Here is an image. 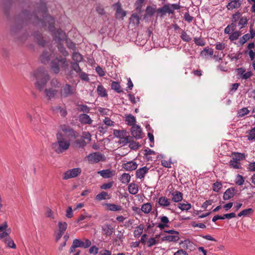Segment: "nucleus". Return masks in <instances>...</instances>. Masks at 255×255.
<instances>
[{
	"mask_svg": "<svg viewBox=\"0 0 255 255\" xmlns=\"http://www.w3.org/2000/svg\"><path fill=\"white\" fill-rule=\"evenodd\" d=\"M42 8L40 11H38V14L42 16V19H39L38 16L35 15V19L37 20V23L42 27L48 26L49 30L52 33L53 38L55 41H60L65 39L66 36L65 33L61 29L55 30L54 19L47 13V8L45 4L41 5Z\"/></svg>",
	"mask_w": 255,
	"mask_h": 255,
	"instance_id": "f257e3e1",
	"label": "nucleus"
},
{
	"mask_svg": "<svg viewBox=\"0 0 255 255\" xmlns=\"http://www.w3.org/2000/svg\"><path fill=\"white\" fill-rule=\"evenodd\" d=\"M32 76L36 80L35 86L39 91H42L49 80L47 71L43 68H40L32 73Z\"/></svg>",
	"mask_w": 255,
	"mask_h": 255,
	"instance_id": "f03ea898",
	"label": "nucleus"
},
{
	"mask_svg": "<svg viewBox=\"0 0 255 255\" xmlns=\"http://www.w3.org/2000/svg\"><path fill=\"white\" fill-rule=\"evenodd\" d=\"M57 141L52 144V148L58 154L67 150L70 145V140H66L63 135L58 132L56 134Z\"/></svg>",
	"mask_w": 255,
	"mask_h": 255,
	"instance_id": "7ed1b4c3",
	"label": "nucleus"
},
{
	"mask_svg": "<svg viewBox=\"0 0 255 255\" xmlns=\"http://www.w3.org/2000/svg\"><path fill=\"white\" fill-rule=\"evenodd\" d=\"M181 6L178 3L165 4L162 7L157 9V12L159 14L161 17L163 16L166 13L173 14L175 10L180 9Z\"/></svg>",
	"mask_w": 255,
	"mask_h": 255,
	"instance_id": "20e7f679",
	"label": "nucleus"
},
{
	"mask_svg": "<svg viewBox=\"0 0 255 255\" xmlns=\"http://www.w3.org/2000/svg\"><path fill=\"white\" fill-rule=\"evenodd\" d=\"M231 21L234 23H236L238 22L237 26H239L240 29L245 27L248 23L247 17L245 16H242L241 12L239 11L233 14Z\"/></svg>",
	"mask_w": 255,
	"mask_h": 255,
	"instance_id": "39448f33",
	"label": "nucleus"
},
{
	"mask_svg": "<svg viewBox=\"0 0 255 255\" xmlns=\"http://www.w3.org/2000/svg\"><path fill=\"white\" fill-rule=\"evenodd\" d=\"M113 134L115 137L120 138L118 142L123 146H125L128 143L130 136L128 135L126 130L115 129Z\"/></svg>",
	"mask_w": 255,
	"mask_h": 255,
	"instance_id": "423d86ee",
	"label": "nucleus"
},
{
	"mask_svg": "<svg viewBox=\"0 0 255 255\" xmlns=\"http://www.w3.org/2000/svg\"><path fill=\"white\" fill-rule=\"evenodd\" d=\"M90 164L97 163L100 161H105V156L99 152H95L90 153L86 157Z\"/></svg>",
	"mask_w": 255,
	"mask_h": 255,
	"instance_id": "0eeeda50",
	"label": "nucleus"
},
{
	"mask_svg": "<svg viewBox=\"0 0 255 255\" xmlns=\"http://www.w3.org/2000/svg\"><path fill=\"white\" fill-rule=\"evenodd\" d=\"M76 89L68 84H65L60 90V94L61 97L67 98L74 94Z\"/></svg>",
	"mask_w": 255,
	"mask_h": 255,
	"instance_id": "6e6552de",
	"label": "nucleus"
},
{
	"mask_svg": "<svg viewBox=\"0 0 255 255\" xmlns=\"http://www.w3.org/2000/svg\"><path fill=\"white\" fill-rule=\"evenodd\" d=\"M81 169L79 167L69 169L65 171L63 175V179L67 180L77 177L81 173Z\"/></svg>",
	"mask_w": 255,
	"mask_h": 255,
	"instance_id": "1a4fd4ad",
	"label": "nucleus"
},
{
	"mask_svg": "<svg viewBox=\"0 0 255 255\" xmlns=\"http://www.w3.org/2000/svg\"><path fill=\"white\" fill-rule=\"evenodd\" d=\"M113 7L116 10L115 16L117 19H123L126 15L127 12L123 10L121 7V4L120 2H118L113 4Z\"/></svg>",
	"mask_w": 255,
	"mask_h": 255,
	"instance_id": "9d476101",
	"label": "nucleus"
},
{
	"mask_svg": "<svg viewBox=\"0 0 255 255\" xmlns=\"http://www.w3.org/2000/svg\"><path fill=\"white\" fill-rule=\"evenodd\" d=\"M73 242L77 248H83L86 249L90 247L91 245V241L87 239H84V241H82L80 239H76L74 240Z\"/></svg>",
	"mask_w": 255,
	"mask_h": 255,
	"instance_id": "9b49d317",
	"label": "nucleus"
},
{
	"mask_svg": "<svg viewBox=\"0 0 255 255\" xmlns=\"http://www.w3.org/2000/svg\"><path fill=\"white\" fill-rule=\"evenodd\" d=\"M131 134L136 139L142 138V130L140 127L138 125H135L131 128L130 129Z\"/></svg>",
	"mask_w": 255,
	"mask_h": 255,
	"instance_id": "f8f14e48",
	"label": "nucleus"
},
{
	"mask_svg": "<svg viewBox=\"0 0 255 255\" xmlns=\"http://www.w3.org/2000/svg\"><path fill=\"white\" fill-rule=\"evenodd\" d=\"M102 233L104 235L110 237L115 231V229L111 224H105L102 226Z\"/></svg>",
	"mask_w": 255,
	"mask_h": 255,
	"instance_id": "ddd939ff",
	"label": "nucleus"
},
{
	"mask_svg": "<svg viewBox=\"0 0 255 255\" xmlns=\"http://www.w3.org/2000/svg\"><path fill=\"white\" fill-rule=\"evenodd\" d=\"M44 92L47 99L50 100L55 97L58 91L53 88H46Z\"/></svg>",
	"mask_w": 255,
	"mask_h": 255,
	"instance_id": "4468645a",
	"label": "nucleus"
},
{
	"mask_svg": "<svg viewBox=\"0 0 255 255\" xmlns=\"http://www.w3.org/2000/svg\"><path fill=\"white\" fill-rule=\"evenodd\" d=\"M242 2L240 0H232L228 3L226 7L228 10L237 9L241 7Z\"/></svg>",
	"mask_w": 255,
	"mask_h": 255,
	"instance_id": "2eb2a0df",
	"label": "nucleus"
},
{
	"mask_svg": "<svg viewBox=\"0 0 255 255\" xmlns=\"http://www.w3.org/2000/svg\"><path fill=\"white\" fill-rule=\"evenodd\" d=\"M98 174H100L104 178H109L113 177L115 175V171L108 169L99 171L98 172Z\"/></svg>",
	"mask_w": 255,
	"mask_h": 255,
	"instance_id": "dca6fc26",
	"label": "nucleus"
},
{
	"mask_svg": "<svg viewBox=\"0 0 255 255\" xmlns=\"http://www.w3.org/2000/svg\"><path fill=\"white\" fill-rule=\"evenodd\" d=\"M236 214L235 213H231L229 214H224L223 216L216 215L212 218V221L215 222L218 220H224L225 219H230L231 218H235Z\"/></svg>",
	"mask_w": 255,
	"mask_h": 255,
	"instance_id": "f3484780",
	"label": "nucleus"
},
{
	"mask_svg": "<svg viewBox=\"0 0 255 255\" xmlns=\"http://www.w3.org/2000/svg\"><path fill=\"white\" fill-rule=\"evenodd\" d=\"M235 195V189L234 187L228 188L223 195V199L228 200L233 198Z\"/></svg>",
	"mask_w": 255,
	"mask_h": 255,
	"instance_id": "a211bd4d",
	"label": "nucleus"
},
{
	"mask_svg": "<svg viewBox=\"0 0 255 255\" xmlns=\"http://www.w3.org/2000/svg\"><path fill=\"white\" fill-rule=\"evenodd\" d=\"M123 167L127 171H132L137 168V164L135 162L130 161L123 164Z\"/></svg>",
	"mask_w": 255,
	"mask_h": 255,
	"instance_id": "6ab92c4d",
	"label": "nucleus"
},
{
	"mask_svg": "<svg viewBox=\"0 0 255 255\" xmlns=\"http://www.w3.org/2000/svg\"><path fill=\"white\" fill-rule=\"evenodd\" d=\"M103 206L106 207V210L111 211H119L122 209L121 206L111 203H104Z\"/></svg>",
	"mask_w": 255,
	"mask_h": 255,
	"instance_id": "aec40b11",
	"label": "nucleus"
},
{
	"mask_svg": "<svg viewBox=\"0 0 255 255\" xmlns=\"http://www.w3.org/2000/svg\"><path fill=\"white\" fill-rule=\"evenodd\" d=\"M148 170L149 168L147 167L146 166H144L138 169L135 173L136 178L139 179L144 178L145 174L147 173Z\"/></svg>",
	"mask_w": 255,
	"mask_h": 255,
	"instance_id": "412c9836",
	"label": "nucleus"
},
{
	"mask_svg": "<svg viewBox=\"0 0 255 255\" xmlns=\"http://www.w3.org/2000/svg\"><path fill=\"white\" fill-rule=\"evenodd\" d=\"M158 203L160 207L165 208L170 205V201L169 199L165 196H161L158 198Z\"/></svg>",
	"mask_w": 255,
	"mask_h": 255,
	"instance_id": "4be33fe9",
	"label": "nucleus"
},
{
	"mask_svg": "<svg viewBox=\"0 0 255 255\" xmlns=\"http://www.w3.org/2000/svg\"><path fill=\"white\" fill-rule=\"evenodd\" d=\"M51 55L50 52L47 50H44L42 54L40 55V60L43 63H47L50 60V58Z\"/></svg>",
	"mask_w": 255,
	"mask_h": 255,
	"instance_id": "5701e85b",
	"label": "nucleus"
},
{
	"mask_svg": "<svg viewBox=\"0 0 255 255\" xmlns=\"http://www.w3.org/2000/svg\"><path fill=\"white\" fill-rule=\"evenodd\" d=\"M172 196V200L174 202H179L183 199V194L178 191H175L171 193Z\"/></svg>",
	"mask_w": 255,
	"mask_h": 255,
	"instance_id": "b1692460",
	"label": "nucleus"
},
{
	"mask_svg": "<svg viewBox=\"0 0 255 255\" xmlns=\"http://www.w3.org/2000/svg\"><path fill=\"white\" fill-rule=\"evenodd\" d=\"M246 137L250 141H255V127L246 131Z\"/></svg>",
	"mask_w": 255,
	"mask_h": 255,
	"instance_id": "393cba45",
	"label": "nucleus"
},
{
	"mask_svg": "<svg viewBox=\"0 0 255 255\" xmlns=\"http://www.w3.org/2000/svg\"><path fill=\"white\" fill-rule=\"evenodd\" d=\"M60 128L62 131H63L65 133H69L70 135L72 136H76L75 131L69 126H66L65 125H63L61 126Z\"/></svg>",
	"mask_w": 255,
	"mask_h": 255,
	"instance_id": "a878e982",
	"label": "nucleus"
},
{
	"mask_svg": "<svg viewBox=\"0 0 255 255\" xmlns=\"http://www.w3.org/2000/svg\"><path fill=\"white\" fill-rule=\"evenodd\" d=\"M79 120L82 123L85 124H91L92 123V120L90 116L86 114L80 115Z\"/></svg>",
	"mask_w": 255,
	"mask_h": 255,
	"instance_id": "bb28decb",
	"label": "nucleus"
},
{
	"mask_svg": "<svg viewBox=\"0 0 255 255\" xmlns=\"http://www.w3.org/2000/svg\"><path fill=\"white\" fill-rule=\"evenodd\" d=\"M111 198V196L110 195L108 194L107 192L105 191H102L100 193L97 194L95 199L98 201H101L103 200L110 199Z\"/></svg>",
	"mask_w": 255,
	"mask_h": 255,
	"instance_id": "cd10ccee",
	"label": "nucleus"
},
{
	"mask_svg": "<svg viewBox=\"0 0 255 255\" xmlns=\"http://www.w3.org/2000/svg\"><path fill=\"white\" fill-rule=\"evenodd\" d=\"M143 229L144 225L143 224H140L136 227L133 231L134 237L136 238H139L142 235Z\"/></svg>",
	"mask_w": 255,
	"mask_h": 255,
	"instance_id": "c85d7f7f",
	"label": "nucleus"
},
{
	"mask_svg": "<svg viewBox=\"0 0 255 255\" xmlns=\"http://www.w3.org/2000/svg\"><path fill=\"white\" fill-rule=\"evenodd\" d=\"M34 37L39 45L44 46L45 44V41L43 40V37L40 33L36 32L34 34Z\"/></svg>",
	"mask_w": 255,
	"mask_h": 255,
	"instance_id": "c756f323",
	"label": "nucleus"
},
{
	"mask_svg": "<svg viewBox=\"0 0 255 255\" xmlns=\"http://www.w3.org/2000/svg\"><path fill=\"white\" fill-rule=\"evenodd\" d=\"M144 0H137L134 3L135 10L138 13L142 12V8L144 5Z\"/></svg>",
	"mask_w": 255,
	"mask_h": 255,
	"instance_id": "7c9ffc66",
	"label": "nucleus"
},
{
	"mask_svg": "<svg viewBox=\"0 0 255 255\" xmlns=\"http://www.w3.org/2000/svg\"><path fill=\"white\" fill-rule=\"evenodd\" d=\"M179 240L178 235H167L162 238V241L177 242Z\"/></svg>",
	"mask_w": 255,
	"mask_h": 255,
	"instance_id": "2f4dec72",
	"label": "nucleus"
},
{
	"mask_svg": "<svg viewBox=\"0 0 255 255\" xmlns=\"http://www.w3.org/2000/svg\"><path fill=\"white\" fill-rule=\"evenodd\" d=\"M128 189L130 194L135 195L138 191V186L135 183H131L129 184Z\"/></svg>",
	"mask_w": 255,
	"mask_h": 255,
	"instance_id": "473e14b6",
	"label": "nucleus"
},
{
	"mask_svg": "<svg viewBox=\"0 0 255 255\" xmlns=\"http://www.w3.org/2000/svg\"><path fill=\"white\" fill-rule=\"evenodd\" d=\"M139 17L137 13H132L129 18L130 22L136 25H139Z\"/></svg>",
	"mask_w": 255,
	"mask_h": 255,
	"instance_id": "72a5a7b5",
	"label": "nucleus"
},
{
	"mask_svg": "<svg viewBox=\"0 0 255 255\" xmlns=\"http://www.w3.org/2000/svg\"><path fill=\"white\" fill-rule=\"evenodd\" d=\"M51 69L55 74H58L60 72L59 64L55 59L51 62Z\"/></svg>",
	"mask_w": 255,
	"mask_h": 255,
	"instance_id": "f704fd0d",
	"label": "nucleus"
},
{
	"mask_svg": "<svg viewBox=\"0 0 255 255\" xmlns=\"http://www.w3.org/2000/svg\"><path fill=\"white\" fill-rule=\"evenodd\" d=\"M126 121L127 123V125L129 126L133 127L135 126V118L133 116L130 114L126 117Z\"/></svg>",
	"mask_w": 255,
	"mask_h": 255,
	"instance_id": "c9c22d12",
	"label": "nucleus"
},
{
	"mask_svg": "<svg viewBox=\"0 0 255 255\" xmlns=\"http://www.w3.org/2000/svg\"><path fill=\"white\" fill-rule=\"evenodd\" d=\"M214 53L213 49L209 48L208 47H205L201 51L200 55L202 56L207 57L208 56H212Z\"/></svg>",
	"mask_w": 255,
	"mask_h": 255,
	"instance_id": "e433bc0d",
	"label": "nucleus"
},
{
	"mask_svg": "<svg viewBox=\"0 0 255 255\" xmlns=\"http://www.w3.org/2000/svg\"><path fill=\"white\" fill-rule=\"evenodd\" d=\"M178 207L181 211H188L191 209L192 206L190 203L186 202L185 203H180L178 205Z\"/></svg>",
	"mask_w": 255,
	"mask_h": 255,
	"instance_id": "4c0bfd02",
	"label": "nucleus"
},
{
	"mask_svg": "<svg viewBox=\"0 0 255 255\" xmlns=\"http://www.w3.org/2000/svg\"><path fill=\"white\" fill-rule=\"evenodd\" d=\"M246 158V155L245 153H242L239 152H235L233 154V156L232 157V158L240 162V161Z\"/></svg>",
	"mask_w": 255,
	"mask_h": 255,
	"instance_id": "58836bf2",
	"label": "nucleus"
},
{
	"mask_svg": "<svg viewBox=\"0 0 255 255\" xmlns=\"http://www.w3.org/2000/svg\"><path fill=\"white\" fill-rule=\"evenodd\" d=\"M152 209V206L150 203H144L141 207V210L145 214H148Z\"/></svg>",
	"mask_w": 255,
	"mask_h": 255,
	"instance_id": "ea45409f",
	"label": "nucleus"
},
{
	"mask_svg": "<svg viewBox=\"0 0 255 255\" xmlns=\"http://www.w3.org/2000/svg\"><path fill=\"white\" fill-rule=\"evenodd\" d=\"M229 165L231 168H233L234 169H238L242 168L241 162H238L234 160L233 158H232V159L229 161Z\"/></svg>",
	"mask_w": 255,
	"mask_h": 255,
	"instance_id": "a19ab883",
	"label": "nucleus"
},
{
	"mask_svg": "<svg viewBox=\"0 0 255 255\" xmlns=\"http://www.w3.org/2000/svg\"><path fill=\"white\" fill-rule=\"evenodd\" d=\"M120 181L124 184H127L129 182L130 180V176L128 173H123L119 178Z\"/></svg>",
	"mask_w": 255,
	"mask_h": 255,
	"instance_id": "79ce46f5",
	"label": "nucleus"
},
{
	"mask_svg": "<svg viewBox=\"0 0 255 255\" xmlns=\"http://www.w3.org/2000/svg\"><path fill=\"white\" fill-rule=\"evenodd\" d=\"M159 235H156L155 238H150L148 239L146 242L147 247L148 248H151V247L157 245L158 243V242L156 240V238H157Z\"/></svg>",
	"mask_w": 255,
	"mask_h": 255,
	"instance_id": "37998d69",
	"label": "nucleus"
},
{
	"mask_svg": "<svg viewBox=\"0 0 255 255\" xmlns=\"http://www.w3.org/2000/svg\"><path fill=\"white\" fill-rule=\"evenodd\" d=\"M111 88L118 93L122 92L120 83L117 81H113L111 84Z\"/></svg>",
	"mask_w": 255,
	"mask_h": 255,
	"instance_id": "c03bdc74",
	"label": "nucleus"
},
{
	"mask_svg": "<svg viewBox=\"0 0 255 255\" xmlns=\"http://www.w3.org/2000/svg\"><path fill=\"white\" fill-rule=\"evenodd\" d=\"M97 93L98 95L102 97H105L108 96V94L106 92V90L105 88L102 85H99L97 87Z\"/></svg>",
	"mask_w": 255,
	"mask_h": 255,
	"instance_id": "a18cd8bd",
	"label": "nucleus"
},
{
	"mask_svg": "<svg viewBox=\"0 0 255 255\" xmlns=\"http://www.w3.org/2000/svg\"><path fill=\"white\" fill-rule=\"evenodd\" d=\"M57 48L59 51L63 56L67 57L69 55L68 52L66 50L65 47L62 44L60 43H58L57 45Z\"/></svg>",
	"mask_w": 255,
	"mask_h": 255,
	"instance_id": "49530a36",
	"label": "nucleus"
},
{
	"mask_svg": "<svg viewBox=\"0 0 255 255\" xmlns=\"http://www.w3.org/2000/svg\"><path fill=\"white\" fill-rule=\"evenodd\" d=\"M51 88H59L61 87V82L57 78H53L50 81Z\"/></svg>",
	"mask_w": 255,
	"mask_h": 255,
	"instance_id": "de8ad7c7",
	"label": "nucleus"
},
{
	"mask_svg": "<svg viewBox=\"0 0 255 255\" xmlns=\"http://www.w3.org/2000/svg\"><path fill=\"white\" fill-rule=\"evenodd\" d=\"M55 59L57 60L58 64L59 63H60L62 68H66L68 66V63L65 57H56Z\"/></svg>",
	"mask_w": 255,
	"mask_h": 255,
	"instance_id": "09e8293b",
	"label": "nucleus"
},
{
	"mask_svg": "<svg viewBox=\"0 0 255 255\" xmlns=\"http://www.w3.org/2000/svg\"><path fill=\"white\" fill-rule=\"evenodd\" d=\"M128 143H129V147L131 149H137L139 146L138 143L134 141L132 137H130L129 138V141Z\"/></svg>",
	"mask_w": 255,
	"mask_h": 255,
	"instance_id": "8fccbe9b",
	"label": "nucleus"
},
{
	"mask_svg": "<svg viewBox=\"0 0 255 255\" xmlns=\"http://www.w3.org/2000/svg\"><path fill=\"white\" fill-rule=\"evenodd\" d=\"M194 41L197 46H203L206 44L205 41L201 36L199 37H195L194 38Z\"/></svg>",
	"mask_w": 255,
	"mask_h": 255,
	"instance_id": "3c124183",
	"label": "nucleus"
},
{
	"mask_svg": "<svg viewBox=\"0 0 255 255\" xmlns=\"http://www.w3.org/2000/svg\"><path fill=\"white\" fill-rule=\"evenodd\" d=\"M72 59L74 62H80L82 61L83 57L81 54L78 52H73L72 54Z\"/></svg>",
	"mask_w": 255,
	"mask_h": 255,
	"instance_id": "603ef678",
	"label": "nucleus"
},
{
	"mask_svg": "<svg viewBox=\"0 0 255 255\" xmlns=\"http://www.w3.org/2000/svg\"><path fill=\"white\" fill-rule=\"evenodd\" d=\"M253 212V210L252 208H248L245 210H243L241 212H240L238 214V216L240 217L243 216H246L252 214Z\"/></svg>",
	"mask_w": 255,
	"mask_h": 255,
	"instance_id": "864d4df0",
	"label": "nucleus"
},
{
	"mask_svg": "<svg viewBox=\"0 0 255 255\" xmlns=\"http://www.w3.org/2000/svg\"><path fill=\"white\" fill-rule=\"evenodd\" d=\"M236 27V24L234 23L233 22L231 24L228 25L224 30V32L226 34H230L231 31H234Z\"/></svg>",
	"mask_w": 255,
	"mask_h": 255,
	"instance_id": "5fc2aeb1",
	"label": "nucleus"
},
{
	"mask_svg": "<svg viewBox=\"0 0 255 255\" xmlns=\"http://www.w3.org/2000/svg\"><path fill=\"white\" fill-rule=\"evenodd\" d=\"M75 143L77 145V146L79 148H83L87 144V143L85 141L84 138L76 139L75 141Z\"/></svg>",
	"mask_w": 255,
	"mask_h": 255,
	"instance_id": "6e6d98bb",
	"label": "nucleus"
},
{
	"mask_svg": "<svg viewBox=\"0 0 255 255\" xmlns=\"http://www.w3.org/2000/svg\"><path fill=\"white\" fill-rule=\"evenodd\" d=\"M250 111L247 108H243L238 111V117L241 118L248 115Z\"/></svg>",
	"mask_w": 255,
	"mask_h": 255,
	"instance_id": "4d7b16f0",
	"label": "nucleus"
},
{
	"mask_svg": "<svg viewBox=\"0 0 255 255\" xmlns=\"http://www.w3.org/2000/svg\"><path fill=\"white\" fill-rule=\"evenodd\" d=\"M7 246L10 248L15 249L16 248L15 244L13 241L9 237L6 238L4 241Z\"/></svg>",
	"mask_w": 255,
	"mask_h": 255,
	"instance_id": "13d9d810",
	"label": "nucleus"
},
{
	"mask_svg": "<svg viewBox=\"0 0 255 255\" xmlns=\"http://www.w3.org/2000/svg\"><path fill=\"white\" fill-rule=\"evenodd\" d=\"M58 226L59 231L64 233L67 228V224L66 222H59Z\"/></svg>",
	"mask_w": 255,
	"mask_h": 255,
	"instance_id": "bf43d9fd",
	"label": "nucleus"
},
{
	"mask_svg": "<svg viewBox=\"0 0 255 255\" xmlns=\"http://www.w3.org/2000/svg\"><path fill=\"white\" fill-rule=\"evenodd\" d=\"M251 38L249 33L246 34L240 38L239 43L241 45H243Z\"/></svg>",
	"mask_w": 255,
	"mask_h": 255,
	"instance_id": "052dcab7",
	"label": "nucleus"
},
{
	"mask_svg": "<svg viewBox=\"0 0 255 255\" xmlns=\"http://www.w3.org/2000/svg\"><path fill=\"white\" fill-rule=\"evenodd\" d=\"M245 182V179L244 177L240 174H238L235 179V183L239 185H242L244 184V183Z\"/></svg>",
	"mask_w": 255,
	"mask_h": 255,
	"instance_id": "680f3d73",
	"label": "nucleus"
},
{
	"mask_svg": "<svg viewBox=\"0 0 255 255\" xmlns=\"http://www.w3.org/2000/svg\"><path fill=\"white\" fill-rule=\"evenodd\" d=\"M241 35V32L239 31H236L233 32L229 36V39L231 41H234L238 39Z\"/></svg>",
	"mask_w": 255,
	"mask_h": 255,
	"instance_id": "e2e57ef3",
	"label": "nucleus"
},
{
	"mask_svg": "<svg viewBox=\"0 0 255 255\" xmlns=\"http://www.w3.org/2000/svg\"><path fill=\"white\" fill-rule=\"evenodd\" d=\"M180 37L182 40L185 42H189L191 40L190 36L184 30L182 31Z\"/></svg>",
	"mask_w": 255,
	"mask_h": 255,
	"instance_id": "0e129e2a",
	"label": "nucleus"
},
{
	"mask_svg": "<svg viewBox=\"0 0 255 255\" xmlns=\"http://www.w3.org/2000/svg\"><path fill=\"white\" fill-rule=\"evenodd\" d=\"M223 185L221 182H216L213 184V190L215 192H218L222 188Z\"/></svg>",
	"mask_w": 255,
	"mask_h": 255,
	"instance_id": "69168bd1",
	"label": "nucleus"
},
{
	"mask_svg": "<svg viewBox=\"0 0 255 255\" xmlns=\"http://www.w3.org/2000/svg\"><path fill=\"white\" fill-rule=\"evenodd\" d=\"M78 63L79 62H71V65L72 69L77 73H80L81 71V69Z\"/></svg>",
	"mask_w": 255,
	"mask_h": 255,
	"instance_id": "338daca9",
	"label": "nucleus"
},
{
	"mask_svg": "<svg viewBox=\"0 0 255 255\" xmlns=\"http://www.w3.org/2000/svg\"><path fill=\"white\" fill-rule=\"evenodd\" d=\"M78 110L81 112L88 113L90 112V109L86 105H79L78 106Z\"/></svg>",
	"mask_w": 255,
	"mask_h": 255,
	"instance_id": "774afa93",
	"label": "nucleus"
}]
</instances>
